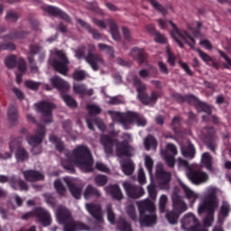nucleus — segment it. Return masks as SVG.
Here are the masks:
<instances>
[{"instance_id": "f257e3e1", "label": "nucleus", "mask_w": 231, "mask_h": 231, "mask_svg": "<svg viewBox=\"0 0 231 231\" xmlns=\"http://www.w3.org/2000/svg\"><path fill=\"white\" fill-rule=\"evenodd\" d=\"M86 208L88 212L96 219L97 223L91 227L82 222L75 221L71 217V212L64 206H59L55 210V216L60 225H64L63 231H101L104 230V211L102 205L87 203Z\"/></svg>"}, {"instance_id": "f03ea898", "label": "nucleus", "mask_w": 231, "mask_h": 231, "mask_svg": "<svg viewBox=\"0 0 231 231\" xmlns=\"http://www.w3.org/2000/svg\"><path fill=\"white\" fill-rule=\"evenodd\" d=\"M49 140L51 143L55 144L59 152H64L66 160L61 161V165L64 169L69 172H75L73 165H76L82 171V172H91V171H93V157H91L89 148L84 145H79L69 153V152L66 151L64 143H62L57 136L51 135Z\"/></svg>"}, {"instance_id": "7ed1b4c3", "label": "nucleus", "mask_w": 231, "mask_h": 231, "mask_svg": "<svg viewBox=\"0 0 231 231\" xmlns=\"http://www.w3.org/2000/svg\"><path fill=\"white\" fill-rule=\"evenodd\" d=\"M123 142L113 140L109 135H101V144L104 146L106 154L111 156L113 154V147L116 144V152L117 156H133L134 154V148L131 146L133 136L130 134L125 133L121 136Z\"/></svg>"}, {"instance_id": "20e7f679", "label": "nucleus", "mask_w": 231, "mask_h": 231, "mask_svg": "<svg viewBox=\"0 0 231 231\" xmlns=\"http://www.w3.org/2000/svg\"><path fill=\"white\" fill-rule=\"evenodd\" d=\"M218 207L219 200H217V188L208 187L198 208L199 214H202V212L208 213L203 221L204 226H212V224L214 223V212L217 210Z\"/></svg>"}, {"instance_id": "39448f33", "label": "nucleus", "mask_w": 231, "mask_h": 231, "mask_svg": "<svg viewBox=\"0 0 231 231\" xmlns=\"http://www.w3.org/2000/svg\"><path fill=\"white\" fill-rule=\"evenodd\" d=\"M137 206L140 213V224L141 226H152L156 225V207L154 202L148 199L137 202Z\"/></svg>"}, {"instance_id": "423d86ee", "label": "nucleus", "mask_w": 231, "mask_h": 231, "mask_svg": "<svg viewBox=\"0 0 231 231\" xmlns=\"http://www.w3.org/2000/svg\"><path fill=\"white\" fill-rule=\"evenodd\" d=\"M179 192L180 189L175 188L171 195L173 210L166 213V218L170 225H176V223H178L180 214L187 212V203L183 201V197L180 196Z\"/></svg>"}, {"instance_id": "0eeeda50", "label": "nucleus", "mask_w": 231, "mask_h": 231, "mask_svg": "<svg viewBox=\"0 0 231 231\" xmlns=\"http://www.w3.org/2000/svg\"><path fill=\"white\" fill-rule=\"evenodd\" d=\"M158 24H159L160 28H162V30H165L169 26V24H171L172 26L173 31L171 32V37L174 39V41L177 42L180 48H183L182 41H184V42H186V44H189V48H194L193 44L196 42V40H194V38H192V36H190L189 33H187V32H179L178 28L176 27V24H174L172 22L159 19ZM189 41H191V42L193 44H191V42Z\"/></svg>"}, {"instance_id": "6e6552de", "label": "nucleus", "mask_w": 231, "mask_h": 231, "mask_svg": "<svg viewBox=\"0 0 231 231\" xmlns=\"http://www.w3.org/2000/svg\"><path fill=\"white\" fill-rule=\"evenodd\" d=\"M44 136H46V130L42 126H38L34 135L27 136V142L32 147V154H41V147L39 145L42 143Z\"/></svg>"}, {"instance_id": "1a4fd4ad", "label": "nucleus", "mask_w": 231, "mask_h": 231, "mask_svg": "<svg viewBox=\"0 0 231 231\" xmlns=\"http://www.w3.org/2000/svg\"><path fill=\"white\" fill-rule=\"evenodd\" d=\"M171 172L163 170V164L157 163L155 170V178L158 185L162 190H167L169 189V183H171Z\"/></svg>"}, {"instance_id": "9d476101", "label": "nucleus", "mask_w": 231, "mask_h": 231, "mask_svg": "<svg viewBox=\"0 0 231 231\" xmlns=\"http://www.w3.org/2000/svg\"><path fill=\"white\" fill-rule=\"evenodd\" d=\"M33 216L38 217L40 223H42L43 226H49V225H51V216L46 209L42 208H38L34 211L26 213L22 217V218L30 219V217H33Z\"/></svg>"}, {"instance_id": "9b49d317", "label": "nucleus", "mask_w": 231, "mask_h": 231, "mask_svg": "<svg viewBox=\"0 0 231 231\" xmlns=\"http://www.w3.org/2000/svg\"><path fill=\"white\" fill-rule=\"evenodd\" d=\"M37 112L42 113V122L50 124L52 122L51 111L55 109L53 103L43 101L35 105Z\"/></svg>"}, {"instance_id": "f8f14e48", "label": "nucleus", "mask_w": 231, "mask_h": 231, "mask_svg": "<svg viewBox=\"0 0 231 231\" xmlns=\"http://www.w3.org/2000/svg\"><path fill=\"white\" fill-rule=\"evenodd\" d=\"M186 176L193 185H203L210 180L208 173L201 170H189Z\"/></svg>"}, {"instance_id": "ddd939ff", "label": "nucleus", "mask_w": 231, "mask_h": 231, "mask_svg": "<svg viewBox=\"0 0 231 231\" xmlns=\"http://www.w3.org/2000/svg\"><path fill=\"white\" fill-rule=\"evenodd\" d=\"M181 229L184 231H198L199 230V220L196 217V215L192 213H187L180 220Z\"/></svg>"}, {"instance_id": "4468645a", "label": "nucleus", "mask_w": 231, "mask_h": 231, "mask_svg": "<svg viewBox=\"0 0 231 231\" xmlns=\"http://www.w3.org/2000/svg\"><path fill=\"white\" fill-rule=\"evenodd\" d=\"M56 55L61 61L54 60L52 61V66L54 69L58 71V73H60V75H64L66 77L68 75V64H69V60H68L66 54L60 51H57Z\"/></svg>"}, {"instance_id": "2eb2a0df", "label": "nucleus", "mask_w": 231, "mask_h": 231, "mask_svg": "<svg viewBox=\"0 0 231 231\" xmlns=\"http://www.w3.org/2000/svg\"><path fill=\"white\" fill-rule=\"evenodd\" d=\"M14 190H28V184L23 180H17L15 175L8 178L6 175H0V183H8Z\"/></svg>"}, {"instance_id": "dca6fc26", "label": "nucleus", "mask_w": 231, "mask_h": 231, "mask_svg": "<svg viewBox=\"0 0 231 231\" xmlns=\"http://www.w3.org/2000/svg\"><path fill=\"white\" fill-rule=\"evenodd\" d=\"M85 60L92 68L93 71H98L102 66H106V60L98 53H88Z\"/></svg>"}, {"instance_id": "f3484780", "label": "nucleus", "mask_w": 231, "mask_h": 231, "mask_svg": "<svg viewBox=\"0 0 231 231\" xmlns=\"http://www.w3.org/2000/svg\"><path fill=\"white\" fill-rule=\"evenodd\" d=\"M123 188L125 189L128 198H132L133 199H138L145 194L143 188L131 184L127 181L123 182Z\"/></svg>"}, {"instance_id": "a211bd4d", "label": "nucleus", "mask_w": 231, "mask_h": 231, "mask_svg": "<svg viewBox=\"0 0 231 231\" xmlns=\"http://www.w3.org/2000/svg\"><path fill=\"white\" fill-rule=\"evenodd\" d=\"M66 185L69 187V190L76 199H80V196H82V187L77 185V180L65 177L63 178Z\"/></svg>"}, {"instance_id": "6ab92c4d", "label": "nucleus", "mask_w": 231, "mask_h": 231, "mask_svg": "<svg viewBox=\"0 0 231 231\" xmlns=\"http://www.w3.org/2000/svg\"><path fill=\"white\" fill-rule=\"evenodd\" d=\"M108 115H110L113 122H118V124H121L124 129H130L129 117L127 116V112L124 114L117 111L110 110L108 111Z\"/></svg>"}, {"instance_id": "aec40b11", "label": "nucleus", "mask_w": 231, "mask_h": 231, "mask_svg": "<svg viewBox=\"0 0 231 231\" xmlns=\"http://www.w3.org/2000/svg\"><path fill=\"white\" fill-rule=\"evenodd\" d=\"M76 21L78 24H80V26L84 28V30H87L88 33H91L93 39H95L96 41H101V39H103L102 33H100L97 29L91 28V25L86 21L80 18H76Z\"/></svg>"}, {"instance_id": "412c9836", "label": "nucleus", "mask_w": 231, "mask_h": 231, "mask_svg": "<svg viewBox=\"0 0 231 231\" xmlns=\"http://www.w3.org/2000/svg\"><path fill=\"white\" fill-rule=\"evenodd\" d=\"M179 183L187 198V199L189 201L190 205H194L196 203L197 199H199V194L196 193V191L190 189L189 186H187L184 182L181 181V180H179Z\"/></svg>"}, {"instance_id": "4be33fe9", "label": "nucleus", "mask_w": 231, "mask_h": 231, "mask_svg": "<svg viewBox=\"0 0 231 231\" xmlns=\"http://www.w3.org/2000/svg\"><path fill=\"white\" fill-rule=\"evenodd\" d=\"M105 190L107 194H110V196L117 201L124 199V193L122 192V189H120V186H118L117 184L109 185L105 188Z\"/></svg>"}, {"instance_id": "5701e85b", "label": "nucleus", "mask_w": 231, "mask_h": 231, "mask_svg": "<svg viewBox=\"0 0 231 231\" xmlns=\"http://www.w3.org/2000/svg\"><path fill=\"white\" fill-rule=\"evenodd\" d=\"M128 123L134 124L136 122L138 127H145L147 125V119L138 115L136 112H127Z\"/></svg>"}, {"instance_id": "b1692460", "label": "nucleus", "mask_w": 231, "mask_h": 231, "mask_svg": "<svg viewBox=\"0 0 231 231\" xmlns=\"http://www.w3.org/2000/svg\"><path fill=\"white\" fill-rule=\"evenodd\" d=\"M51 84H52L53 88L59 89V91H68L69 89V83L66 80L62 79L59 76H53L50 79Z\"/></svg>"}, {"instance_id": "393cba45", "label": "nucleus", "mask_w": 231, "mask_h": 231, "mask_svg": "<svg viewBox=\"0 0 231 231\" xmlns=\"http://www.w3.org/2000/svg\"><path fill=\"white\" fill-rule=\"evenodd\" d=\"M22 172L26 181H41V180H44V174L37 171L27 170Z\"/></svg>"}, {"instance_id": "a878e982", "label": "nucleus", "mask_w": 231, "mask_h": 231, "mask_svg": "<svg viewBox=\"0 0 231 231\" xmlns=\"http://www.w3.org/2000/svg\"><path fill=\"white\" fill-rule=\"evenodd\" d=\"M46 12L50 14L51 15H53L54 17H60V19H64V21H71L69 18V15H68L66 13H64L62 10L59 9L58 7L48 5L45 7Z\"/></svg>"}, {"instance_id": "bb28decb", "label": "nucleus", "mask_w": 231, "mask_h": 231, "mask_svg": "<svg viewBox=\"0 0 231 231\" xmlns=\"http://www.w3.org/2000/svg\"><path fill=\"white\" fill-rule=\"evenodd\" d=\"M134 86L136 88L137 98L140 100L143 97L147 94V85H145L139 78L134 77L133 79Z\"/></svg>"}, {"instance_id": "cd10ccee", "label": "nucleus", "mask_w": 231, "mask_h": 231, "mask_svg": "<svg viewBox=\"0 0 231 231\" xmlns=\"http://www.w3.org/2000/svg\"><path fill=\"white\" fill-rule=\"evenodd\" d=\"M73 91L76 95H79V97H84V95H88V97H93L95 91L93 88L88 89L86 85L84 84H74Z\"/></svg>"}, {"instance_id": "c85d7f7f", "label": "nucleus", "mask_w": 231, "mask_h": 231, "mask_svg": "<svg viewBox=\"0 0 231 231\" xmlns=\"http://www.w3.org/2000/svg\"><path fill=\"white\" fill-rule=\"evenodd\" d=\"M189 102L190 104H192L194 102L197 104L196 107L199 112L207 113V115H212V109L210 108V106L208 105H207L206 103H203V102H199L198 99L194 96H189Z\"/></svg>"}, {"instance_id": "c756f323", "label": "nucleus", "mask_w": 231, "mask_h": 231, "mask_svg": "<svg viewBox=\"0 0 231 231\" xmlns=\"http://www.w3.org/2000/svg\"><path fill=\"white\" fill-rule=\"evenodd\" d=\"M160 98V94H158L157 91H152L151 95L145 94V96H143L139 100L144 104V106H149L151 104H156L158 102V99Z\"/></svg>"}, {"instance_id": "7c9ffc66", "label": "nucleus", "mask_w": 231, "mask_h": 231, "mask_svg": "<svg viewBox=\"0 0 231 231\" xmlns=\"http://www.w3.org/2000/svg\"><path fill=\"white\" fill-rule=\"evenodd\" d=\"M131 55L134 59L137 60L138 64H143L145 62V53L143 52V49L135 47L132 49Z\"/></svg>"}, {"instance_id": "2f4dec72", "label": "nucleus", "mask_w": 231, "mask_h": 231, "mask_svg": "<svg viewBox=\"0 0 231 231\" xmlns=\"http://www.w3.org/2000/svg\"><path fill=\"white\" fill-rule=\"evenodd\" d=\"M121 167L123 172L126 176H131V174L134 172V163H133L130 160L121 162Z\"/></svg>"}, {"instance_id": "473e14b6", "label": "nucleus", "mask_w": 231, "mask_h": 231, "mask_svg": "<svg viewBox=\"0 0 231 231\" xmlns=\"http://www.w3.org/2000/svg\"><path fill=\"white\" fill-rule=\"evenodd\" d=\"M181 154L184 158H189L192 160V158L196 156V148H194L192 143H189L187 147H181Z\"/></svg>"}, {"instance_id": "72a5a7b5", "label": "nucleus", "mask_w": 231, "mask_h": 231, "mask_svg": "<svg viewBox=\"0 0 231 231\" xmlns=\"http://www.w3.org/2000/svg\"><path fill=\"white\" fill-rule=\"evenodd\" d=\"M93 124H96V125L98 127L100 131H106V125L104 124V122H102V119L100 118H95L93 120L87 119L88 127L91 131H93L94 129Z\"/></svg>"}, {"instance_id": "f704fd0d", "label": "nucleus", "mask_w": 231, "mask_h": 231, "mask_svg": "<svg viewBox=\"0 0 231 231\" xmlns=\"http://www.w3.org/2000/svg\"><path fill=\"white\" fill-rule=\"evenodd\" d=\"M91 196H95L96 198H100L102 194L99 192L98 189H97V188L93 187L92 185H88L85 189L84 198L85 199H89Z\"/></svg>"}, {"instance_id": "c9c22d12", "label": "nucleus", "mask_w": 231, "mask_h": 231, "mask_svg": "<svg viewBox=\"0 0 231 231\" xmlns=\"http://www.w3.org/2000/svg\"><path fill=\"white\" fill-rule=\"evenodd\" d=\"M110 33L114 41H120V32L118 31V25L114 20H109Z\"/></svg>"}, {"instance_id": "e433bc0d", "label": "nucleus", "mask_w": 231, "mask_h": 231, "mask_svg": "<svg viewBox=\"0 0 231 231\" xmlns=\"http://www.w3.org/2000/svg\"><path fill=\"white\" fill-rule=\"evenodd\" d=\"M201 162L208 171H213L212 169V155L208 152H204L201 157Z\"/></svg>"}, {"instance_id": "4c0bfd02", "label": "nucleus", "mask_w": 231, "mask_h": 231, "mask_svg": "<svg viewBox=\"0 0 231 231\" xmlns=\"http://www.w3.org/2000/svg\"><path fill=\"white\" fill-rule=\"evenodd\" d=\"M143 145L146 151H151V149H156L158 143L152 135H148L143 141Z\"/></svg>"}, {"instance_id": "58836bf2", "label": "nucleus", "mask_w": 231, "mask_h": 231, "mask_svg": "<svg viewBox=\"0 0 231 231\" xmlns=\"http://www.w3.org/2000/svg\"><path fill=\"white\" fill-rule=\"evenodd\" d=\"M97 48L99 51H104L106 55H109L111 59H115V50H113V47L105 43H98Z\"/></svg>"}, {"instance_id": "ea45409f", "label": "nucleus", "mask_w": 231, "mask_h": 231, "mask_svg": "<svg viewBox=\"0 0 231 231\" xmlns=\"http://www.w3.org/2000/svg\"><path fill=\"white\" fill-rule=\"evenodd\" d=\"M189 42L193 44V48L190 47L191 50H195V51H197V53H199V57L202 59V60L204 62H206L207 64H208V62H212V58L208 54L205 53L204 51H202L199 49H196V47H195L196 42L193 43L192 41H190V40H189Z\"/></svg>"}, {"instance_id": "a19ab883", "label": "nucleus", "mask_w": 231, "mask_h": 231, "mask_svg": "<svg viewBox=\"0 0 231 231\" xmlns=\"http://www.w3.org/2000/svg\"><path fill=\"white\" fill-rule=\"evenodd\" d=\"M117 228L120 231H133L131 228V224H129L124 217L119 218Z\"/></svg>"}, {"instance_id": "79ce46f5", "label": "nucleus", "mask_w": 231, "mask_h": 231, "mask_svg": "<svg viewBox=\"0 0 231 231\" xmlns=\"http://www.w3.org/2000/svg\"><path fill=\"white\" fill-rule=\"evenodd\" d=\"M106 217L111 225H115V220L116 219V216L115 215V211H113V206L111 204H107L106 207Z\"/></svg>"}, {"instance_id": "37998d69", "label": "nucleus", "mask_w": 231, "mask_h": 231, "mask_svg": "<svg viewBox=\"0 0 231 231\" xmlns=\"http://www.w3.org/2000/svg\"><path fill=\"white\" fill-rule=\"evenodd\" d=\"M15 158L17 162H25V160H28V152H26V150L23 146L16 151Z\"/></svg>"}, {"instance_id": "c03bdc74", "label": "nucleus", "mask_w": 231, "mask_h": 231, "mask_svg": "<svg viewBox=\"0 0 231 231\" xmlns=\"http://www.w3.org/2000/svg\"><path fill=\"white\" fill-rule=\"evenodd\" d=\"M5 66L9 69H14V68L17 66V62H19V60H17V57L11 55L5 59Z\"/></svg>"}, {"instance_id": "a18cd8bd", "label": "nucleus", "mask_w": 231, "mask_h": 231, "mask_svg": "<svg viewBox=\"0 0 231 231\" xmlns=\"http://www.w3.org/2000/svg\"><path fill=\"white\" fill-rule=\"evenodd\" d=\"M86 77H88V73L86 72V70L82 69H76L72 74V78L74 79V80H77L78 82L86 79Z\"/></svg>"}, {"instance_id": "49530a36", "label": "nucleus", "mask_w": 231, "mask_h": 231, "mask_svg": "<svg viewBox=\"0 0 231 231\" xmlns=\"http://www.w3.org/2000/svg\"><path fill=\"white\" fill-rule=\"evenodd\" d=\"M23 147L21 139H14L9 143V149L11 152L19 151Z\"/></svg>"}, {"instance_id": "de8ad7c7", "label": "nucleus", "mask_w": 231, "mask_h": 231, "mask_svg": "<svg viewBox=\"0 0 231 231\" xmlns=\"http://www.w3.org/2000/svg\"><path fill=\"white\" fill-rule=\"evenodd\" d=\"M144 165L150 174V176L152 175V167L154 166V161H152V158L149 155H144Z\"/></svg>"}, {"instance_id": "09e8293b", "label": "nucleus", "mask_w": 231, "mask_h": 231, "mask_svg": "<svg viewBox=\"0 0 231 231\" xmlns=\"http://www.w3.org/2000/svg\"><path fill=\"white\" fill-rule=\"evenodd\" d=\"M61 98L69 107H77V101H75L71 96L63 94L61 95Z\"/></svg>"}, {"instance_id": "8fccbe9b", "label": "nucleus", "mask_w": 231, "mask_h": 231, "mask_svg": "<svg viewBox=\"0 0 231 231\" xmlns=\"http://www.w3.org/2000/svg\"><path fill=\"white\" fill-rule=\"evenodd\" d=\"M87 111L89 115H100L102 108H100L98 105L92 104L87 106Z\"/></svg>"}, {"instance_id": "3c124183", "label": "nucleus", "mask_w": 231, "mask_h": 231, "mask_svg": "<svg viewBox=\"0 0 231 231\" xmlns=\"http://www.w3.org/2000/svg\"><path fill=\"white\" fill-rule=\"evenodd\" d=\"M149 3H151L152 6L162 14V15H165L167 14V9H165L160 3H158L156 0H149Z\"/></svg>"}, {"instance_id": "603ef678", "label": "nucleus", "mask_w": 231, "mask_h": 231, "mask_svg": "<svg viewBox=\"0 0 231 231\" xmlns=\"http://www.w3.org/2000/svg\"><path fill=\"white\" fill-rule=\"evenodd\" d=\"M167 201H169V198L167 195H162L159 199V208L160 212H165V208L167 207Z\"/></svg>"}, {"instance_id": "864d4df0", "label": "nucleus", "mask_w": 231, "mask_h": 231, "mask_svg": "<svg viewBox=\"0 0 231 231\" xmlns=\"http://www.w3.org/2000/svg\"><path fill=\"white\" fill-rule=\"evenodd\" d=\"M230 210H231L230 204H228V202L226 201H223L220 208L221 216H224V217H226V216L230 214Z\"/></svg>"}, {"instance_id": "5fc2aeb1", "label": "nucleus", "mask_w": 231, "mask_h": 231, "mask_svg": "<svg viewBox=\"0 0 231 231\" xmlns=\"http://www.w3.org/2000/svg\"><path fill=\"white\" fill-rule=\"evenodd\" d=\"M54 187L58 194H60V196H64L66 194V188H64L60 180H56L54 181Z\"/></svg>"}, {"instance_id": "6e6d98bb", "label": "nucleus", "mask_w": 231, "mask_h": 231, "mask_svg": "<svg viewBox=\"0 0 231 231\" xmlns=\"http://www.w3.org/2000/svg\"><path fill=\"white\" fill-rule=\"evenodd\" d=\"M94 181L97 187H104L107 183V177L106 175H97L95 177Z\"/></svg>"}, {"instance_id": "4d7b16f0", "label": "nucleus", "mask_w": 231, "mask_h": 231, "mask_svg": "<svg viewBox=\"0 0 231 231\" xmlns=\"http://www.w3.org/2000/svg\"><path fill=\"white\" fill-rule=\"evenodd\" d=\"M8 119L10 122H15L17 120V108L14 106L9 107Z\"/></svg>"}, {"instance_id": "13d9d810", "label": "nucleus", "mask_w": 231, "mask_h": 231, "mask_svg": "<svg viewBox=\"0 0 231 231\" xmlns=\"http://www.w3.org/2000/svg\"><path fill=\"white\" fill-rule=\"evenodd\" d=\"M126 213L133 221L138 219V217H136V209L134 205H130L126 208Z\"/></svg>"}, {"instance_id": "bf43d9fd", "label": "nucleus", "mask_w": 231, "mask_h": 231, "mask_svg": "<svg viewBox=\"0 0 231 231\" xmlns=\"http://www.w3.org/2000/svg\"><path fill=\"white\" fill-rule=\"evenodd\" d=\"M126 213L133 221L138 219V217H136V209L134 205H130L126 208Z\"/></svg>"}, {"instance_id": "052dcab7", "label": "nucleus", "mask_w": 231, "mask_h": 231, "mask_svg": "<svg viewBox=\"0 0 231 231\" xmlns=\"http://www.w3.org/2000/svg\"><path fill=\"white\" fill-rule=\"evenodd\" d=\"M25 88H28L29 89L37 90L41 87V82L27 80L25 81Z\"/></svg>"}, {"instance_id": "680f3d73", "label": "nucleus", "mask_w": 231, "mask_h": 231, "mask_svg": "<svg viewBox=\"0 0 231 231\" xmlns=\"http://www.w3.org/2000/svg\"><path fill=\"white\" fill-rule=\"evenodd\" d=\"M6 21H9V23H15L19 19V14L14 11L7 12V14L5 16Z\"/></svg>"}, {"instance_id": "e2e57ef3", "label": "nucleus", "mask_w": 231, "mask_h": 231, "mask_svg": "<svg viewBox=\"0 0 231 231\" xmlns=\"http://www.w3.org/2000/svg\"><path fill=\"white\" fill-rule=\"evenodd\" d=\"M28 60L32 73H39V67H37V65L35 64V60L33 59V56H29Z\"/></svg>"}, {"instance_id": "0e129e2a", "label": "nucleus", "mask_w": 231, "mask_h": 231, "mask_svg": "<svg viewBox=\"0 0 231 231\" xmlns=\"http://www.w3.org/2000/svg\"><path fill=\"white\" fill-rule=\"evenodd\" d=\"M27 35H28V32H21L17 33H11L7 36V38L10 39L11 41H14L15 39H24V37H26Z\"/></svg>"}, {"instance_id": "69168bd1", "label": "nucleus", "mask_w": 231, "mask_h": 231, "mask_svg": "<svg viewBox=\"0 0 231 231\" xmlns=\"http://www.w3.org/2000/svg\"><path fill=\"white\" fill-rule=\"evenodd\" d=\"M148 194L152 199H156L158 193L156 192V187L153 184H150L148 187Z\"/></svg>"}, {"instance_id": "338daca9", "label": "nucleus", "mask_w": 231, "mask_h": 231, "mask_svg": "<svg viewBox=\"0 0 231 231\" xmlns=\"http://www.w3.org/2000/svg\"><path fill=\"white\" fill-rule=\"evenodd\" d=\"M12 91L15 95L16 98H18V100H24V92H23L21 88L14 87L12 88Z\"/></svg>"}, {"instance_id": "774afa93", "label": "nucleus", "mask_w": 231, "mask_h": 231, "mask_svg": "<svg viewBox=\"0 0 231 231\" xmlns=\"http://www.w3.org/2000/svg\"><path fill=\"white\" fill-rule=\"evenodd\" d=\"M154 37L155 42H160L161 44H165L167 42V37H165L163 34L157 32Z\"/></svg>"}]
</instances>
